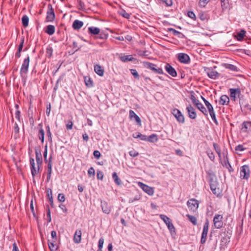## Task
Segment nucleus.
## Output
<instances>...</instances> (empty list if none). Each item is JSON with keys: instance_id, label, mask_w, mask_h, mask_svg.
Wrapping results in <instances>:
<instances>
[{"instance_id": "ddd939ff", "label": "nucleus", "mask_w": 251, "mask_h": 251, "mask_svg": "<svg viewBox=\"0 0 251 251\" xmlns=\"http://www.w3.org/2000/svg\"><path fill=\"white\" fill-rule=\"evenodd\" d=\"M164 68L166 72L172 76L176 77L177 76L176 70L170 64L166 63Z\"/></svg>"}, {"instance_id": "a211bd4d", "label": "nucleus", "mask_w": 251, "mask_h": 251, "mask_svg": "<svg viewBox=\"0 0 251 251\" xmlns=\"http://www.w3.org/2000/svg\"><path fill=\"white\" fill-rule=\"evenodd\" d=\"M81 230L77 229L75 231L74 236V241L76 244L80 243L81 240Z\"/></svg>"}, {"instance_id": "6e6d98bb", "label": "nucleus", "mask_w": 251, "mask_h": 251, "mask_svg": "<svg viewBox=\"0 0 251 251\" xmlns=\"http://www.w3.org/2000/svg\"><path fill=\"white\" fill-rule=\"evenodd\" d=\"M47 135L49 138V141L51 143L52 142V138H51V133L50 131V128L49 126H47Z\"/></svg>"}, {"instance_id": "2f4dec72", "label": "nucleus", "mask_w": 251, "mask_h": 251, "mask_svg": "<svg viewBox=\"0 0 251 251\" xmlns=\"http://www.w3.org/2000/svg\"><path fill=\"white\" fill-rule=\"evenodd\" d=\"M221 163L224 167L228 169L229 172H232L234 171V169L231 167V165L230 164L229 161H226L224 162H223L222 161H221Z\"/></svg>"}, {"instance_id": "393cba45", "label": "nucleus", "mask_w": 251, "mask_h": 251, "mask_svg": "<svg viewBox=\"0 0 251 251\" xmlns=\"http://www.w3.org/2000/svg\"><path fill=\"white\" fill-rule=\"evenodd\" d=\"M246 33V31L244 29H241L240 32L237 33L235 37L238 41H241L245 36Z\"/></svg>"}, {"instance_id": "7ed1b4c3", "label": "nucleus", "mask_w": 251, "mask_h": 251, "mask_svg": "<svg viewBox=\"0 0 251 251\" xmlns=\"http://www.w3.org/2000/svg\"><path fill=\"white\" fill-rule=\"evenodd\" d=\"M199 201L195 199H191L187 202V205L190 210L196 212L199 207Z\"/></svg>"}, {"instance_id": "338daca9", "label": "nucleus", "mask_w": 251, "mask_h": 251, "mask_svg": "<svg viewBox=\"0 0 251 251\" xmlns=\"http://www.w3.org/2000/svg\"><path fill=\"white\" fill-rule=\"evenodd\" d=\"M190 99L191 100L194 104L199 101V100L196 98L194 95H191L190 96Z\"/></svg>"}, {"instance_id": "864d4df0", "label": "nucleus", "mask_w": 251, "mask_h": 251, "mask_svg": "<svg viewBox=\"0 0 251 251\" xmlns=\"http://www.w3.org/2000/svg\"><path fill=\"white\" fill-rule=\"evenodd\" d=\"M210 0H200L199 5L201 7H205Z\"/></svg>"}, {"instance_id": "cd10ccee", "label": "nucleus", "mask_w": 251, "mask_h": 251, "mask_svg": "<svg viewBox=\"0 0 251 251\" xmlns=\"http://www.w3.org/2000/svg\"><path fill=\"white\" fill-rule=\"evenodd\" d=\"M45 32L50 35H51L55 32V27L53 25H49L47 26Z\"/></svg>"}, {"instance_id": "680f3d73", "label": "nucleus", "mask_w": 251, "mask_h": 251, "mask_svg": "<svg viewBox=\"0 0 251 251\" xmlns=\"http://www.w3.org/2000/svg\"><path fill=\"white\" fill-rule=\"evenodd\" d=\"M130 71H131V73L134 76V77L139 79V76L138 72H137V71L136 70H135V69H131L130 70Z\"/></svg>"}, {"instance_id": "a18cd8bd", "label": "nucleus", "mask_w": 251, "mask_h": 251, "mask_svg": "<svg viewBox=\"0 0 251 251\" xmlns=\"http://www.w3.org/2000/svg\"><path fill=\"white\" fill-rule=\"evenodd\" d=\"M221 6L223 9H227L228 6V0H221Z\"/></svg>"}, {"instance_id": "1a4fd4ad", "label": "nucleus", "mask_w": 251, "mask_h": 251, "mask_svg": "<svg viewBox=\"0 0 251 251\" xmlns=\"http://www.w3.org/2000/svg\"><path fill=\"white\" fill-rule=\"evenodd\" d=\"M29 64V57L27 56L23 61L22 65L20 69V73L21 74H26L28 72V69Z\"/></svg>"}, {"instance_id": "9d476101", "label": "nucleus", "mask_w": 251, "mask_h": 251, "mask_svg": "<svg viewBox=\"0 0 251 251\" xmlns=\"http://www.w3.org/2000/svg\"><path fill=\"white\" fill-rule=\"evenodd\" d=\"M177 59L180 62L184 64H188L190 61V58L189 55L184 53H178Z\"/></svg>"}, {"instance_id": "39448f33", "label": "nucleus", "mask_w": 251, "mask_h": 251, "mask_svg": "<svg viewBox=\"0 0 251 251\" xmlns=\"http://www.w3.org/2000/svg\"><path fill=\"white\" fill-rule=\"evenodd\" d=\"M229 91L231 100L233 101H235L237 100V97H239L241 95L240 89L239 88H230Z\"/></svg>"}, {"instance_id": "a19ab883", "label": "nucleus", "mask_w": 251, "mask_h": 251, "mask_svg": "<svg viewBox=\"0 0 251 251\" xmlns=\"http://www.w3.org/2000/svg\"><path fill=\"white\" fill-rule=\"evenodd\" d=\"M55 242L53 241L52 242H50L49 241L48 242V246L51 251H56L57 249L56 246L54 244Z\"/></svg>"}, {"instance_id": "f3484780", "label": "nucleus", "mask_w": 251, "mask_h": 251, "mask_svg": "<svg viewBox=\"0 0 251 251\" xmlns=\"http://www.w3.org/2000/svg\"><path fill=\"white\" fill-rule=\"evenodd\" d=\"M30 164L31 166V171L33 177L37 173L39 172V167L38 166L37 169H36L35 167V162L33 158H30Z\"/></svg>"}, {"instance_id": "4468645a", "label": "nucleus", "mask_w": 251, "mask_h": 251, "mask_svg": "<svg viewBox=\"0 0 251 251\" xmlns=\"http://www.w3.org/2000/svg\"><path fill=\"white\" fill-rule=\"evenodd\" d=\"M218 182H213V183L209 184L211 191L217 196L220 194V189L218 187Z\"/></svg>"}, {"instance_id": "473e14b6", "label": "nucleus", "mask_w": 251, "mask_h": 251, "mask_svg": "<svg viewBox=\"0 0 251 251\" xmlns=\"http://www.w3.org/2000/svg\"><path fill=\"white\" fill-rule=\"evenodd\" d=\"M144 66L151 70L154 71V72H157V69L155 68V65L152 63H151L148 62H144Z\"/></svg>"}, {"instance_id": "09e8293b", "label": "nucleus", "mask_w": 251, "mask_h": 251, "mask_svg": "<svg viewBox=\"0 0 251 251\" xmlns=\"http://www.w3.org/2000/svg\"><path fill=\"white\" fill-rule=\"evenodd\" d=\"M245 150H246V148H244L243 145H238L235 148V150L237 152V151H242Z\"/></svg>"}, {"instance_id": "2eb2a0df", "label": "nucleus", "mask_w": 251, "mask_h": 251, "mask_svg": "<svg viewBox=\"0 0 251 251\" xmlns=\"http://www.w3.org/2000/svg\"><path fill=\"white\" fill-rule=\"evenodd\" d=\"M129 116L130 120L134 119L138 125L141 126V120L140 117L133 110L129 111Z\"/></svg>"}, {"instance_id": "3c124183", "label": "nucleus", "mask_w": 251, "mask_h": 251, "mask_svg": "<svg viewBox=\"0 0 251 251\" xmlns=\"http://www.w3.org/2000/svg\"><path fill=\"white\" fill-rule=\"evenodd\" d=\"M89 177L94 176L95 175V171L93 167H91L88 171Z\"/></svg>"}, {"instance_id": "412c9836", "label": "nucleus", "mask_w": 251, "mask_h": 251, "mask_svg": "<svg viewBox=\"0 0 251 251\" xmlns=\"http://www.w3.org/2000/svg\"><path fill=\"white\" fill-rule=\"evenodd\" d=\"M242 130L245 132L251 130V122H244L242 125Z\"/></svg>"}, {"instance_id": "f257e3e1", "label": "nucleus", "mask_w": 251, "mask_h": 251, "mask_svg": "<svg viewBox=\"0 0 251 251\" xmlns=\"http://www.w3.org/2000/svg\"><path fill=\"white\" fill-rule=\"evenodd\" d=\"M240 178L242 179L248 180L250 177V170L248 165H244L240 168Z\"/></svg>"}, {"instance_id": "6e6552de", "label": "nucleus", "mask_w": 251, "mask_h": 251, "mask_svg": "<svg viewBox=\"0 0 251 251\" xmlns=\"http://www.w3.org/2000/svg\"><path fill=\"white\" fill-rule=\"evenodd\" d=\"M172 113L178 122L180 123H184V117L179 110L174 108Z\"/></svg>"}, {"instance_id": "f03ea898", "label": "nucleus", "mask_w": 251, "mask_h": 251, "mask_svg": "<svg viewBox=\"0 0 251 251\" xmlns=\"http://www.w3.org/2000/svg\"><path fill=\"white\" fill-rule=\"evenodd\" d=\"M209 223L208 219H206L203 224L202 232L201 236V244H204L206 242L209 229Z\"/></svg>"}, {"instance_id": "423d86ee", "label": "nucleus", "mask_w": 251, "mask_h": 251, "mask_svg": "<svg viewBox=\"0 0 251 251\" xmlns=\"http://www.w3.org/2000/svg\"><path fill=\"white\" fill-rule=\"evenodd\" d=\"M55 18V14L51 4H49L48 5V11L47 12L46 20L47 22H52Z\"/></svg>"}, {"instance_id": "49530a36", "label": "nucleus", "mask_w": 251, "mask_h": 251, "mask_svg": "<svg viewBox=\"0 0 251 251\" xmlns=\"http://www.w3.org/2000/svg\"><path fill=\"white\" fill-rule=\"evenodd\" d=\"M119 14L122 16L123 17L125 18H126V19H129L130 18V14L128 13H127L125 10H122L121 11H120L119 12Z\"/></svg>"}, {"instance_id": "5fc2aeb1", "label": "nucleus", "mask_w": 251, "mask_h": 251, "mask_svg": "<svg viewBox=\"0 0 251 251\" xmlns=\"http://www.w3.org/2000/svg\"><path fill=\"white\" fill-rule=\"evenodd\" d=\"M160 218L161 219V220L165 223H167L170 220V219L167 217V216L165 215H163V214H161L159 215Z\"/></svg>"}, {"instance_id": "a878e982", "label": "nucleus", "mask_w": 251, "mask_h": 251, "mask_svg": "<svg viewBox=\"0 0 251 251\" xmlns=\"http://www.w3.org/2000/svg\"><path fill=\"white\" fill-rule=\"evenodd\" d=\"M101 208L102 211L105 214H108L110 212V207L106 202L101 203Z\"/></svg>"}, {"instance_id": "dca6fc26", "label": "nucleus", "mask_w": 251, "mask_h": 251, "mask_svg": "<svg viewBox=\"0 0 251 251\" xmlns=\"http://www.w3.org/2000/svg\"><path fill=\"white\" fill-rule=\"evenodd\" d=\"M206 174L209 184L213 182H217L216 176L212 170H209L206 172Z\"/></svg>"}, {"instance_id": "7c9ffc66", "label": "nucleus", "mask_w": 251, "mask_h": 251, "mask_svg": "<svg viewBox=\"0 0 251 251\" xmlns=\"http://www.w3.org/2000/svg\"><path fill=\"white\" fill-rule=\"evenodd\" d=\"M209 113V114L211 117V119L212 120H213V122L216 125H218L219 123H218V121L216 119V114H215V112L214 110V108L212 109V110H210V111H208Z\"/></svg>"}, {"instance_id": "6ab92c4d", "label": "nucleus", "mask_w": 251, "mask_h": 251, "mask_svg": "<svg viewBox=\"0 0 251 251\" xmlns=\"http://www.w3.org/2000/svg\"><path fill=\"white\" fill-rule=\"evenodd\" d=\"M194 105L200 111H201L204 114V115H208L206 109L200 101L195 103Z\"/></svg>"}, {"instance_id": "aec40b11", "label": "nucleus", "mask_w": 251, "mask_h": 251, "mask_svg": "<svg viewBox=\"0 0 251 251\" xmlns=\"http://www.w3.org/2000/svg\"><path fill=\"white\" fill-rule=\"evenodd\" d=\"M229 102V98L226 95H223L221 96L219 100V104L222 105H228Z\"/></svg>"}, {"instance_id": "37998d69", "label": "nucleus", "mask_w": 251, "mask_h": 251, "mask_svg": "<svg viewBox=\"0 0 251 251\" xmlns=\"http://www.w3.org/2000/svg\"><path fill=\"white\" fill-rule=\"evenodd\" d=\"M51 156H50L49 161L48 162V173L51 174L52 171V163H51Z\"/></svg>"}, {"instance_id": "c03bdc74", "label": "nucleus", "mask_w": 251, "mask_h": 251, "mask_svg": "<svg viewBox=\"0 0 251 251\" xmlns=\"http://www.w3.org/2000/svg\"><path fill=\"white\" fill-rule=\"evenodd\" d=\"M206 153L209 159L213 161L215 159V155L213 152L211 150H208L206 151Z\"/></svg>"}, {"instance_id": "9b49d317", "label": "nucleus", "mask_w": 251, "mask_h": 251, "mask_svg": "<svg viewBox=\"0 0 251 251\" xmlns=\"http://www.w3.org/2000/svg\"><path fill=\"white\" fill-rule=\"evenodd\" d=\"M186 110L188 114V116L190 119H195L196 118L197 114L195 109L191 104H189L187 106Z\"/></svg>"}, {"instance_id": "4c0bfd02", "label": "nucleus", "mask_w": 251, "mask_h": 251, "mask_svg": "<svg viewBox=\"0 0 251 251\" xmlns=\"http://www.w3.org/2000/svg\"><path fill=\"white\" fill-rule=\"evenodd\" d=\"M84 82L85 85L88 87H91L93 86V81L91 80V78L89 77H84Z\"/></svg>"}, {"instance_id": "b1692460", "label": "nucleus", "mask_w": 251, "mask_h": 251, "mask_svg": "<svg viewBox=\"0 0 251 251\" xmlns=\"http://www.w3.org/2000/svg\"><path fill=\"white\" fill-rule=\"evenodd\" d=\"M83 25V23L78 20H75L73 24V27L74 29H79Z\"/></svg>"}, {"instance_id": "79ce46f5", "label": "nucleus", "mask_w": 251, "mask_h": 251, "mask_svg": "<svg viewBox=\"0 0 251 251\" xmlns=\"http://www.w3.org/2000/svg\"><path fill=\"white\" fill-rule=\"evenodd\" d=\"M120 59L123 62H126L132 60L133 58L132 57V55H128L122 56L121 57Z\"/></svg>"}, {"instance_id": "72a5a7b5", "label": "nucleus", "mask_w": 251, "mask_h": 251, "mask_svg": "<svg viewBox=\"0 0 251 251\" xmlns=\"http://www.w3.org/2000/svg\"><path fill=\"white\" fill-rule=\"evenodd\" d=\"M201 99L203 101L208 111H210V110H212V109H213V107L212 105V104L207 100H206L203 97L201 96Z\"/></svg>"}, {"instance_id": "bf43d9fd", "label": "nucleus", "mask_w": 251, "mask_h": 251, "mask_svg": "<svg viewBox=\"0 0 251 251\" xmlns=\"http://www.w3.org/2000/svg\"><path fill=\"white\" fill-rule=\"evenodd\" d=\"M24 38H22L21 39V42L18 47V51L19 52H21L22 51V50L24 46Z\"/></svg>"}, {"instance_id": "e433bc0d", "label": "nucleus", "mask_w": 251, "mask_h": 251, "mask_svg": "<svg viewBox=\"0 0 251 251\" xmlns=\"http://www.w3.org/2000/svg\"><path fill=\"white\" fill-rule=\"evenodd\" d=\"M132 136L134 138H140V139L143 141H146L147 139V136L143 135L139 132L134 133Z\"/></svg>"}, {"instance_id": "f8f14e48", "label": "nucleus", "mask_w": 251, "mask_h": 251, "mask_svg": "<svg viewBox=\"0 0 251 251\" xmlns=\"http://www.w3.org/2000/svg\"><path fill=\"white\" fill-rule=\"evenodd\" d=\"M138 186L142 188V189L148 194L149 195H152L153 194V191L152 188L149 187V186L144 184L142 182H139L138 183Z\"/></svg>"}, {"instance_id": "0eeeda50", "label": "nucleus", "mask_w": 251, "mask_h": 251, "mask_svg": "<svg viewBox=\"0 0 251 251\" xmlns=\"http://www.w3.org/2000/svg\"><path fill=\"white\" fill-rule=\"evenodd\" d=\"M223 216L221 215L216 214L214 216L213 223L215 228H220L223 226Z\"/></svg>"}, {"instance_id": "774afa93", "label": "nucleus", "mask_w": 251, "mask_h": 251, "mask_svg": "<svg viewBox=\"0 0 251 251\" xmlns=\"http://www.w3.org/2000/svg\"><path fill=\"white\" fill-rule=\"evenodd\" d=\"M73 123L72 121H70L68 122L67 124H66V128L67 129H72L73 128Z\"/></svg>"}, {"instance_id": "5701e85b", "label": "nucleus", "mask_w": 251, "mask_h": 251, "mask_svg": "<svg viewBox=\"0 0 251 251\" xmlns=\"http://www.w3.org/2000/svg\"><path fill=\"white\" fill-rule=\"evenodd\" d=\"M223 66L227 69H228L230 71L237 72L239 71V69L235 65L228 64V63H225L223 65Z\"/></svg>"}, {"instance_id": "c85d7f7f", "label": "nucleus", "mask_w": 251, "mask_h": 251, "mask_svg": "<svg viewBox=\"0 0 251 251\" xmlns=\"http://www.w3.org/2000/svg\"><path fill=\"white\" fill-rule=\"evenodd\" d=\"M88 31L89 33L94 35L98 34L100 32V30L99 28L94 26L89 27L88 28Z\"/></svg>"}, {"instance_id": "4d7b16f0", "label": "nucleus", "mask_w": 251, "mask_h": 251, "mask_svg": "<svg viewBox=\"0 0 251 251\" xmlns=\"http://www.w3.org/2000/svg\"><path fill=\"white\" fill-rule=\"evenodd\" d=\"M58 200L60 202H64L65 201V197L63 194L60 193L58 195Z\"/></svg>"}, {"instance_id": "0e129e2a", "label": "nucleus", "mask_w": 251, "mask_h": 251, "mask_svg": "<svg viewBox=\"0 0 251 251\" xmlns=\"http://www.w3.org/2000/svg\"><path fill=\"white\" fill-rule=\"evenodd\" d=\"M188 16L192 19H196L195 14L193 11H188L187 13Z\"/></svg>"}, {"instance_id": "ea45409f", "label": "nucleus", "mask_w": 251, "mask_h": 251, "mask_svg": "<svg viewBox=\"0 0 251 251\" xmlns=\"http://www.w3.org/2000/svg\"><path fill=\"white\" fill-rule=\"evenodd\" d=\"M112 177L115 181V182L118 185H121V181L120 179L119 178L116 173L114 172L112 174Z\"/></svg>"}, {"instance_id": "052dcab7", "label": "nucleus", "mask_w": 251, "mask_h": 251, "mask_svg": "<svg viewBox=\"0 0 251 251\" xmlns=\"http://www.w3.org/2000/svg\"><path fill=\"white\" fill-rule=\"evenodd\" d=\"M97 176L98 179L102 180L103 177V174L102 172L100 171H97Z\"/></svg>"}, {"instance_id": "603ef678", "label": "nucleus", "mask_w": 251, "mask_h": 251, "mask_svg": "<svg viewBox=\"0 0 251 251\" xmlns=\"http://www.w3.org/2000/svg\"><path fill=\"white\" fill-rule=\"evenodd\" d=\"M153 139H155V140H157L156 136L155 134H154L150 135L149 137L147 136V139L146 141H148L152 142H153Z\"/></svg>"}, {"instance_id": "20e7f679", "label": "nucleus", "mask_w": 251, "mask_h": 251, "mask_svg": "<svg viewBox=\"0 0 251 251\" xmlns=\"http://www.w3.org/2000/svg\"><path fill=\"white\" fill-rule=\"evenodd\" d=\"M204 70L207 76L211 79H215L220 75V74L218 72L214 70L211 68L205 67Z\"/></svg>"}, {"instance_id": "13d9d810", "label": "nucleus", "mask_w": 251, "mask_h": 251, "mask_svg": "<svg viewBox=\"0 0 251 251\" xmlns=\"http://www.w3.org/2000/svg\"><path fill=\"white\" fill-rule=\"evenodd\" d=\"M129 154L132 157H136L138 155L139 153L135 150L133 149L129 152Z\"/></svg>"}, {"instance_id": "c756f323", "label": "nucleus", "mask_w": 251, "mask_h": 251, "mask_svg": "<svg viewBox=\"0 0 251 251\" xmlns=\"http://www.w3.org/2000/svg\"><path fill=\"white\" fill-rule=\"evenodd\" d=\"M213 146L214 147V150H215L216 153L218 155V156L220 158V159H221L222 157V153H221V150L220 147L215 143H214L213 144Z\"/></svg>"}, {"instance_id": "4be33fe9", "label": "nucleus", "mask_w": 251, "mask_h": 251, "mask_svg": "<svg viewBox=\"0 0 251 251\" xmlns=\"http://www.w3.org/2000/svg\"><path fill=\"white\" fill-rule=\"evenodd\" d=\"M94 71L100 76H102L104 75V70L100 65H96L94 66Z\"/></svg>"}, {"instance_id": "69168bd1", "label": "nucleus", "mask_w": 251, "mask_h": 251, "mask_svg": "<svg viewBox=\"0 0 251 251\" xmlns=\"http://www.w3.org/2000/svg\"><path fill=\"white\" fill-rule=\"evenodd\" d=\"M93 155L95 158L99 159L101 155L100 152L99 151H95L93 152Z\"/></svg>"}, {"instance_id": "e2e57ef3", "label": "nucleus", "mask_w": 251, "mask_h": 251, "mask_svg": "<svg viewBox=\"0 0 251 251\" xmlns=\"http://www.w3.org/2000/svg\"><path fill=\"white\" fill-rule=\"evenodd\" d=\"M104 244V239L103 238H100L99 241L98 248L99 249H102Z\"/></svg>"}, {"instance_id": "de8ad7c7", "label": "nucleus", "mask_w": 251, "mask_h": 251, "mask_svg": "<svg viewBox=\"0 0 251 251\" xmlns=\"http://www.w3.org/2000/svg\"><path fill=\"white\" fill-rule=\"evenodd\" d=\"M47 153H48V145L46 144L45 146V151L43 153V156L44 158V160L46 163H47L48 160H47Z\"/></svg>"}, {"instance_id": "f704fd0d", "label": "nucleus", "mask_w": 251, "mask_h": 251, "mask_svg": "<svg viewBox=\"0 0 251 251\" xmlns=\"http://www.w3.org/2000/svg\"><path fill=\"white\" fill-rule=\"evenodd\" d=\"M44 135H45V132L44 130L42 128H41L40 130H39L38 134V137L39 139L41 140V142L42 143L44 142Z\"/></svg>"}, {"instance_id": "c9c22d12", "label": "nucleus", "mask_w": 251, "mask_h": 251, "mask_svg": "<svg viewBox=\"0 0 251 251\" xmlns=\"http://www.w3.org/2000/svg\"><path fill=\"white\" fill-rule=\"evenodd\" d=\"M186 217L189 219V221L191 222L193 225L196 226L197 224V219L196 217L194 216L187 214Z\"/></svg>"}, {"instance_id": "bb28decb", "label": "nucleus", "mask_w": 251, "mask_h": 251, "mask_svg": "<svg viewBox=\"0 0 251 251\" xmlns=\"http://www.w3.org/2000/svg\"><path fill=\"white\" fill-rule=\"evenodd\" d=\"M36 154V159L37 163L38 165H41L42 163V155L40 151L36 150L35 151Z\"/></svg>"}, {"instance_id": "8fccbe9b", "label": "nucleus", "mask_w": 251, "mask_h": 251, "mask_svg": "<svg viewBox=\"0 0 251 251\" xmlns=\"http://www.w3.org/2000/svg\"><path fill=\"white\" fill-rule=\"evenodd\" d=\"M167 227L172 234L176 232L175 227L172 223H170V225H168Z\"/></svg>"}, {"instance_id": "58836bf2", "label": "nucleus", "mask_w": 251, "mask_h": 251, "mask_svg": "<svg viewBox=\"0 0 251 251\" xmlns=\"http://www.w3.org/2000/svg\"><path fill=\"white\" fill-rule=\"evenodd\" d=\"M29 18L27 16L24 15L22 18V22L24 27H26L28 25Z\"/></svg>"}]
</instances>
